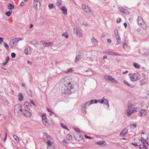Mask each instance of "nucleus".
<instances>
[{
  "instance_id": "obj_6",
  "label": "nucleus",
  "mask_w": 149,
  "mask_h": 149,
  "mask_svg": "<svg viewBox=\"0 0 149 149\" xmlns=\"http://www.w3.org/2000/svg\"><path fill=\"white\" fill-rule=\"evenodd\" d=\"M82 9L86 13L90 15H93V12L90 8L86 5L84 4L82 5Z\"/></svg>"
},
{
  "instance_id": "obj_7",
  "label": "nucleus",
  "mask_w": 149,
  "mask_h": 149,
  "mask_svg": "<svg viewBox=\"0 0 149 149\" xmlns=\"http://www.w3.org/2000/svg\"><path fill=\"white\" fill-rule=\"evenodd\" d=\"M104 78L107 80L110 81L114 83H118V82L111 76L105 75L104 76Z\"/></svg>"
},
{
  "instance_id": "obj_50",
  "label": "nucleus",
  "mask_w": 149,
  "mask_h": 149,
  "mask_svg": "<svg viewBox=\"0 0 149 149\" xmlns=\"http://www.w3.org/2000/svg\"><path fill=\"white\" fill-rule=\"evenodd\" d=\"M137 108H133L132 110V113L133 112H136L137 111Z\"/></svg>"
},
{
  "instance_id": "obj_31",
  "label": "nucleus",
  "mask_w": 149,
  "mask_h": 149,
  "mask_svg": "<svg viewBox=\"0 0 149 149\" xmlns=\"http://www.w3.org/2000/svg\"><path fill=\"white\" fill-rule=\"evenodd\" d=\"M13 136L14 138V139L17 142H19V138L18 136L15 135H13Z\"/></svg>"
},
{
  "instance_id": "obj_38",
  "label": "nucleus",
  "mask_w": 149,
  "mask_h": 149,
  "mask_svg": "<svg viewBox=\"0 0 149 149\" xmlns=\"http://www.w3.org/2000/svg\"><path fill=\"white\" fill-rule=\"evenodd\" d=\"M50 9H52L55 7L54 5L53 4H50L48 5Z\"/></svg>"
},
{
  "instance_id": "obj_37",
  "label": "nucleus",
  "mask_w": 149,
  "mask_h": 149,
  "mask_svg": "<svg viewBox=\"0 0 149 149\" xmlns=\"http://www.w3.org/2000/svg\"><path fill=\"white\" fill-rule=\"evenodd\" d=\"M141 135V141L142 143L144 144H145V143L146 142V140L144 139L143 137Z\"/></svg>"
},
{
  "instance_id": "obj_30",
  "label": "nucleus",
  "mask_w": 149,
  "mask_h": 149,
  "mask_svg": "<svg viewBox=\"0 0 149 149\" xmlns=\"http://www.w3.org/2000/svg\"><path fill=\"white\" fill-rule=\"evenodd\" d=\"M133 65L136 69H138L140 68L139 65L136 62H134L133 63Z\"/></svg>"
},
{
  "instance_id": "obj_25",
  "label": "nucleus",
  "mask_w": 149,
  "mask_h": 149,
  "mask_svg": "<svg viewBox=\"0 0 149 149\" xmlns=\"http://www.w3.org/2000/svg\"><path fill=\"white\" fill-rule=\"evenodd\" d=\"M118 10L120 12L124 14L127 13V12L126 10L122 8H118Z\"/></svg>"
},
{
  "instance_id": "obj_28",
  "label": "nucleus",
  "mask_w": 149,
  "mask_h": 149,
  "mask_svg": "<svg viewBox=\"0 0 149 149\" xmlns=\"http://www.w3.org/2000/svg\"><path fill=\"white\" fill-rule=\"evenodd\" d=\"M18 100L19 101H21L23 100V96L21 93H19L18 94Z\"/></svg>"
},
{
  "instance_id": "obj_18",
  "label": "nucleus",
  "mask_w": 149,
  "mask_h": 149,
  "mask_svg": "<svg viewBox=\"0 0 149 149\" xmlns=\"http://www.w3.org/2000/svg\"><path fill=\"white\" fill-rule=\"evenodd\" d=\"M147 78H144L141 79L139 85H143L146 84L147 82Z\"/></svg>"
},
{
  "instance_id": "obj_13",
  "label": "nucleus",
  "mask_w": 149,
  "mask_h": 149,
  "mask_svg": "<svg viewBox=\"0 0 149 149\" xmlns=\"http://www.w3.org/2000/svg\"><path fill=\"white\" fill-rule=\"evenodd\" d=\"M33 6L36 9L38 10L40 6V2L39 1H36L34 3Z\"/></svg>"
},
{
  "instance_id": "obj_34",
  "label": "nucleus",
  "mask_w": 149,
  "mask_h": 149,
  "mask_svg": "<svg viewBox=\"0 0 149 149\" xmlns=\"http://www.w3.org/2000/svg\"><path fill=\"white\" fill-rule=\"evenodd\" d=\"M14 7V6L10 3L9 4L8 6V8L10 10H12L13 9Z\"/></svg>"
},
{
  "instance_id": "obj_4",
  "label": "nucleus",
  "mask_w": 149,
  "mask_h": 149,
  "mask_svg": "<svg viewBox=\"0 0 149 149\" xmlns=\"http://www.w3.org/2000/svg\"><path fill=\"white\" fill-rule=\"evenodd\" d=\"M137 20L139 25L144 29H146V27L145 25V22L142 18L140 16H138Z\"/></svg>"
},
{
  "instance_id": "obj_35",
  "label": "nucleus",
  "mask_w": 149,
  "mask_h": 149,
  "mask_svg": "<svg viewBox=\"0 0 149 149\" xmlns=\"http://www.w3.org/2000/svg\"><path fill=\"white\" fill-rule=\"evenodd\" d=\"M116 37V40L118 42V44H119L121 43V40L120 38V36H119Z\"/></svg>"
},
{
  "instance_id": "obj_27",
  "label": "nucleus",
  "mask_w": 149,
  "mask_h": 149,
  "mask_svg": "<svg viewBox=\"0 0 149 149\" xmlns=\"http://www.w3.org/2000/svg\"><path fill=\"white\" fill-rule=\"evenodd\" d=\"M123 82L124 84H125V85H127V86L129 87H131L132 88H133L134 87V86L133 85L130 84L128 83V82L127 81H126V80H124L123 81Z\"/></svg>"
},
{
  "instance_id": "obj_62",
  "label": "nucleus",
  "mask_w": 149,
  "mask_h": 149,
  "mask_svg": "<svg viewBox=\"0 0 149 149\" xmlns=\"http://www.w3.org/2000/svg\"><path fill=\"white\" fill-rule=\"evenodd\" d=\"M7 136V133H6L5 137L4 138V140H3V141H4V142H5V141L6 140Z\"/></svg>"
},
{
  "instance_id": "obj_48",
  "label": "nucleus",
  "mask_w": 149,
  "mask_h": 149,
  "mask_svg": "<svg viewBox=\"0 0 149 149\" xmlns=\"http://www.w3.org/2000/svg\"><path fill=\"white\" fill-rule=\"evenodd\" d=\"M24 53L26 54H28V48H26L24 50Z\"/></svg>"
},
{
  "instance_id": "obj_2",
  "label": "nucleus",
  "mask_w": 149,
  "mask_h": 149,
  "mask_svg": "<svg viewBox=\"0 0 149 149\" xmlns=\"http://www.w3.org/2000/svg\"><path fill=\"white\" fill-rule=\"evenodd\" d=\"M22 40L20 38H15L10 40L9 42V46L11 48L18 45L17 42L20 40Z\"/></svg>"
},
{
  "instance_id": "obj_58",
  "label": "nucleus",
  "mask_w": 149,
  "mask_h": 149,
  "mask_svg": "<svg viewBox=\"0 0 149 149\" xmlns=\"http://www.w3.org/2000/svg\"><path fill=\"white\" fill-rule=\"evenodd\" d=\"M30 102L34 106H36V105L33 100H31Z\"/></svg>"
},
{
  "instance_id": "obj_39",
  "label": "nucleus",
  "mask_w": 149,
  "mask_h": 149,
  "mask_svg": "<svg viewBox=\"0 0 149 149\" xmlns=\"http://www.w3.org/2000/svg\"><path fill=\"white\" fill-rule=\"evenodd\" d=\"M12 13V10H10L6 13V15H7L8 16H9Z\"/></svg>"
},
{
  "instance_id": "obj_63",
  "label": "nucleus",
  "mask_w": 149,
  "mask_h": 149,
  "mask_svg": "<svg viewBox=\"0 0 149 149\" xmlns=\"http://www.w3.org/2000/svg\"><path fill=\"white\" fill-rule=\"evenodd\" d=\"M107 42L109 43H110L111 42V39H107Z\"/></svg>"
},
{
  "instance_id": "obj_53",
  "label": "nucleus",
  "mask_w": 149,
  "mask_h": 149,
  "mask_svg": "<svg viewBox=\"0 0 149 149\" xmlns=\"http://www.w3.org/2000/svg\"><path fill=\"white\" fill-rule=\"evenodd\" d=\"M74 129L77 132H81V130L78 128H75Z\"/></svg>"
},
{
  "instance_id": "obj_36",
  "label": "nucleus",
  "mask_w": 149,
  "mask_h": 149,
  "mask_svg": "<svg viewBox=\"0 0 149 149\" xmlns=\"http://www.w3.org/2000/svg\"><path fill=\"white\" fill-rule=\"evenodd\" d=\"M62 2L61 0H58L57 2L56 3V6L58 7L59 8V6L61 4Z\"/></svg>"
},
{
  "instance_id": "obj_49",
  "label": "nucleus",
  "mask_w": 149,
  "mask_h": 149,
  "mask_svg": "<svg viewBox=\"0 0 149 149\" xmlns=\"http://www.w3.org/2000/svg\"><path fill=\"white\" fill-rule=\"evenodd\" d=\"M11 56L12 58H14L16 56V54L14 52L12 53L11 54Z\"/></svg>"
},
{
  "instance_id": "obj_32",
  "label": "nucleus",
  "mask_w": 149,
  "mask_h": 149,
  "mask_svg": "<svg viewBox=\"0 0 149 149\" xmlns=\"http://www.w3.org/2000/svg\"><path fill=\"white\" fill-rule=\"evenodd\" d=\"M143 51L145 52L144 54L145 55H149V49H145L143 50Z\"/></svg>"
},
{
  "instance_id": "obj_21",
  "label": "nucleus",
  "mask_w": 149,
  "mask_h": 149,
  "mask_svg": "<svg viewBox=\"0 0 149 149\" xmlns=\"http://www.w3.org/2000/svg\"><path fill=\"white\" fill-rule=\"evenodd\" d=\"M91 41L92 44L94 45H97L98 44V41L96 39L93 37L92 38Z\"/></svg>"
},
{
  "instance_id": "obj_9",
  "label": "nucleus",
  "mask_w": 149,
  "mask_h": 149,
  "mask_svg": "<svg viewBox=\"0 0 149 149\" xmlns=\"http://www.w3.org/2000/svg\"><path fill=\"white\" fill-rule=\"evenodd\" d=\"M82 53V52L80 51L79 52V54L76 56L75 57V62L76 63H77L81 59Z\"/></svg>"
},
{
  "instance_id": "obj_43",
  "label": "nucleus",
  "mask_w": 149,
  "mask_h": 149,
  "mask_svg": "<svg viewBox=\"0 0 149 149\" xmlns=\"http://www.w3.org/2000/svg\"><path fill=\"white\" fill-rule=\"evenodd\" d=\"M47 111L49 112V115L50 116H52L53 113L50 110V109L49 108L47 109Z\"/></svg>"
},
{
  "instance_id": "obj_42",
  "label": "nucleus",
  "mask_w": 149,
  "mask_h": 149,
  "mask_svg": "<svg viewBox=\"0 0 149 149\" xmlns=\"http://www.w3.org/2000/svg\"><path fill=\"white\" fill-rule=\"evenodd\" d=\"M61 125L62 127L63 128H64L67 130H68V129L67 128V127L66 126L63 124V123H61Z\"/></svg>"
},
{
  "instance_id": "obj_46",
  "label": "nucleus",
  "mask_w": 149,
  "mask_h": 149,
  "mask_svg": "<svg viewBox=\"0 0 149 149\" xmlns=\"http://www.w3.org/2000/svg\"><path fill=\"white\" fill-rule=\"evenodd\" d=\"M104 143V141H100L98 142H97L96 144L97 145H101Z\"/></svg>"
},
{
  "instance_id": "obj_61",
  "label": "nucleus",
  "mask_w": 149,
  "mask_h": 149,
  "mask_svg": "<svg viewBox=\"0 0 149 149\" xmlns=\"http://www.w3.org/2000/svg\"><path fill=\"white\" fill-rule=\"evenodd\" d=\"M28 95L30 96H32V94L31 93V92L30 91H29V93H28Z\"/></svg>"
},
{
  "instance_id": "obj_19",
  "label": "nucleus",
  "mask_w": 149,
  "mask_h": 149,
  "mask_svg": "<svg viewBox=\"0 0 149 149\" xmlns=\"http://www.w3.org/2000/svg\"><path fill=\"white\" fill-rule=\"evenodd\" d=\"M43 139L45 140H48L51 139L50 137L46 133L43 134Z\"/></svg>"
},
{
  "instance_id": "obj_56",
  "label": "nucleus",
  "mask_w": 149,
  "mask_h": 149,
  "mask_svg": "<svg viewBox=\"0 0 149 149\" xmlns=\"http://www.w3.org/2000/svg\"><path fill=\"white\" fill-rule=\"evenodd\" d=\"M3 41V38L2 37H0V44H1Z\"/></svg>"
},
{
  "instance_id": "obj_10",
  "label": "nucleus",
  "mask_w": 149,
  "mask_h": 149,
  "mask_svg": "<svg viewBox=\"0 0 149 149\" xmlns=\"http://www.w3.org/2000/svg\"><path fill=\"white\" fill-rule=\"evenodd\" d=\"M147 111L146 110L143 109L140 111L139 114L141 116H144L147 115Z\"/></svg>"
},
{
  "instance_id": "obj_5",
  "label": "nucleus",
  "mask_w": 149,
  "mask_h": 149,
  "mask_svg": "<svg viewBox=\"0 0 149 149\" xmlns=\"http://www.w3.org/2000/svg\"><path fill=\"white\" fill-rule=\"evenodd\" d=\"M130 80L133 81H136L140 78V76L138 73L133 74H129Z\"/></svg>"
},
{
  "instance_id": "obj_14",
  "label": "nucleus",
  "mask_w": 149,
  "mask_h": 149,
  "mask_svg": "<svg viewBox=\"0 0 149 149\" xmlns=\"http://www.w3.org/2000/svg\"><path fill=\"white\" fill-rule=\"evenodd\" d=\"M73 32L74 33L77 34L80 37H82V35L81 33L79 30L77 29L74 28L73 29Z\"/></svg>"
},
{
  "instance_id": "obj_55",
  "label": "nucleus",
  "mask_w": 149,
  "mask_h": 149,
  "mask_svg": "<svg viewBox=\"0 0 149 149\" xmlns=\"http://www.w3.org/2000/svg\"><path fill=\"white\" fill-rule=\"evenodd\" d=\"M86 105L89 106L91 104V103H90V101L87 102L86 103Z\"/></svg>"
},
{
  "instance_id": "obj_26",
  "label": "nucleus",
  "mask_w": 149,
  "mask_h": 149,
  "mask_svg": "<svg viewBox=\"0 0 149 149\" xmlns=\"http://www.w3.org/2000/svg\"><path fill=\"white\" fill-rule=\"evenodd\" d=\"M86 104L85 103H84V104H83L82 105V106H81L82 110L83 111H85V113H86Z\"/></svg>"
},
{
  "instance_id": "obj_64",
  "label": "nucleus",
  "mask_w": 149,
  "mask_h": 149,
  "mask_svg": "<svg viewBox=\"0 0 149 149\" xmlns=\"http://www.w3.org/2000/svg\"><path fill=\"white\" fill-rule=\"evenodd\" d=\"M94 100H91L90 101V103H91V104H92L94 103Z\"/></svg>"
},
{
  "instance_id": "obj_23",
  "label": "nucleus",
  "mask_w": 149,
  "mask_h": 149,
  "mask_svg": "<svg viewBox=\"0 0 149 149\" xmlns=\"http://www.w3.org/2000/svg\"><path fill=\"white\" fill-rule=\"evenodd\" d=\"M132 113V111L131 110L127 109L125 111V113L128 116H129Z\"/></svg>"
},
{
  "instance_id": "obj_1",
  "label": "nucleus",
  "mask_w": 149,
  "mask_h": 149,
  "mask_svg": "<svg viewBox=\"0 0 149 149\" xmlns=\"http://www.w3.org/2000/svg\"><path fill=\"white\" fill-rule=\"evenodd\" d=\"M59 85V89L61 90L62 93L67 94L71 93V90L73 88V86L71 84L69 77H65L61 79Z\"/></svg>"
},
{
  "instance_id": "obj_40",
  "label": "nucleus",
  "mask_w": 149,
  "mask_h": 149,
  "mask_svg": "<svg viewBox=\"0 0 149 149\" xmlns=\"http://www.w3.org/2000/svg\"><path fill=\"white\" fill-rule=\"evenodd\" d=\"M62 36H64L66 38H68V35L65 32L63 33L62 34Z\"/></svg>"
},
{
  "instance_id": "obj_17",
  "label": "nucleus",
  "mask_w": 149,
  "mask_h": 149,
  "mask_svg": "<svg viewBox=\"0 0 149 149\" xmlns=\"http://www.w3.org/2000/svg\"><path fill=\"white\" fill-rule=\"evenodd\" d=\"M134 107V105L131 102H129L127 103V107L128 109L132 110L133 108Z\"/></svg>"
},
{
  "instance_id": "obj_15",
  "label": "nucleus",
  "mask_w": 149,
  "mask_h": 149,
  "mask_svg": "<svg viewBox=\"0 0 149 149\" xmlns=\"http://www.w3.org/2000/svg\"><path fill=\"white\" fill-rule=\"evenodd\" d=\"M140 142V139L138 138H136L134 139V143H132V144L135 146H138V144Z\"/></svg>"
},
{
  "instance_id": "obj_60",
  "label": "nucleus",
  "mask_w": 149,
  "mask_h": 149,
  "mask_svg": "<svg viewBox=\"0 0 149 149\" xmlns=\"http://www.w3.org/2000/svg\"><path fill=\"white\" fill-rule=\"evenodd\" d=\"M139 148L140 149H142L144 148V145H140L139 146Z\"/></svg>"
},
{
  "instance_id": "obj_8",
  "label": "nucleus",
  "mask_w": 149,
  "mask_h": 149,
  "mask_svg": "<svg viewBox=\"0 0 149 149\" xmlns=\"http://www.w3.org/2000/svg\"><path fill=\"white\" fill-rule=\"evenodd\" d=\"M46 144L47 145V149H55L54 147L52 146L53 143L50 140V139L48 140L46 142Z\"/></svg>"
},
{
  "instance_id": "obj_41",
  "label": "nucleus",
  "mask_w": 149,
  "mask_h": 149,
  "mask_svg": "<svg viewBox=\"0 0 149 149\" xmlns=\"http://www.w3.org/2000/svg\"><path fill=\"white\" fill-rule=\"evenodd\" d=\"M67 138L69 140H71L72 139V137L71 135L70 134H68L66 136Z\"/></svg>"
},
{
  "instance_id": "obj_20",
  "label": "nucleus",
  "mask_w": 149,
  "mask_h": 149,
  "mask_svg": "<svg viewBox=\"0 0 149 149\" xmlns=\"http://www.w3.org/2000/svg\"><path fill=\"white\" fill-rule=\"evenodd\" d=\"M43 47H48L49 46H52L53 45V42H45L43 44Z\"/></svg>"
},
{
  "instance_id": "obj_11",
  "label": "nucleus",
  "mask_w": 149,
  "mask_h": 149,
  "mask_svg": "<svg viewBox=\"0 0 149 149\" xmlns=\"http://www.w3.org/2000/svg\"><path fill=\"white\" fill-rule=\"evenodd\" d=\"M22 112H23L24 115L25 116L27 117H30L31 114V113L27 110H24Z\"/></svg>"
},
{
  "instance_id": "obj_16",
  "label": "nucleus",
  "mask_w": 149,
  "mask_h": 149,
  "mask_svg": "<svg viewBox=\"0 0 149 149\" xmlns=\"http://www.w3.org/2000/svg\"><path fill=\"white\" fill-rule=\"evenodd\" d=\"M128 132L127 128H125L124 130L120 133V136L121 137L124 136L125 134H126Z\"/></svg>"
},
{
  "instance_id": "obj_59",
  "label": "nucleus",
  "mask_w": 149,
  "mask_h": 149,
  "mask_svg": "<svg viewBox=\"0 0 149 149\" xmlns=\"http://www.w3.org/2000/svg\"><path fill=\"white\" fill-rule=\"evenodd\" d=\"M121 21V19L120 18H118L117 20V23H120Z\"/></svg>"
},
{
  "instance_id": "obj_54",
  "label": "nucleus",
  "mask_w": 149,
  "mask_h": 149,
  "mask_svg": "<svg viewBox=\"0 0 149 149\" xmlns=\"http://www.w3.org/2000/svg\"><path fill=\"white\" fill-rule=\"evenodd\" d=\"M9 60V57H7L5 59V63H7V62H8V61Z\"/></svg>"
},
{
  "instance_id": "obj_3",
  "label": "nucleus",
  "mask_w": 149,
  "mask_h": 149,
  "mask_svg": "<svg viewBox=\"0 0 149 149\" xmlns=\"http://www.w3.org/2000/svg\"><path fill=\"white\" fill-rule=\"evenodd\" d=\"M14 111L15 113L17 115L21 114L22 112V107L19 104L15 105L14 107Z\"/></svg>"
},
{
  "instance_id": "obj_57",
  "label": "nucleus",
  "mask_w": 149,
  "mask_h": 149,
  "mask_svg": "<svg viewBox=\"0 0 149 149\" xmlns=\"http://www.w3.org/2000/svg\"><path fill=\"white\" fill-rule=\"evenodd\" d=\"M84 136H85V138H87V139H92V138L90 137H89V136H87V135L85 134L84 135Z\"/></svg>"
},
{
  "instance_id": "obj_51",
  "label": "nucleus",
  "mask_w": 149,
  "mask_h": 149,
  "mask_svg": "<svg viewBox=\"0 0 149 149\" xmlns=\"http://www.w3.org/2000/svg\"><path fill=\"white\" fill-rule=\"evenodd\" d=\"M131 127L132 128H136V125L134 124H132L131 125Z\"/></svg>"
},
{
  "instance_id": "obj_47",
  "label": "nucleus",
  "mask_w": 149,
  "mask_h": 149,
  "mask_svg": "<svg viewBox=\"0 0 149 149\" xmlns=\"http://www.w3.org/2000/svg\"><path fill=\"white\" fill-rule=\"evenodd\" d=\"M104 98H103L101 100H99V101H98V102L102 104H104Z\"/></svg>"
},
{
  "instance_id": "obj_12",
  "label": "nucleus",
  "mask_w": 149,
  "mask_h": 149,
  "mask_svg": "<svg viewBox=\"0 0 149 149\" xmlns=\"http://www.w3.org/2000/svg\"><path fill=\"white\" fill-rule=\"evenodd\" d=\"M24 107L25 109L30 110L31 107V104L28 102H26L24 104Z\"/></svg>"
},
{
  "instance_id": "obj_24",
  "label": "nucleus",
  "mask_w": 149,
  "mask_h": 149,
  "mask_svg": "<svg viewBox=\"0 0 149 149\" xmlns=\"http://www.w3.org/2000/svg\"><path fill=\"white\" fill-rule=\"evenodd\" d=\"M42 121L45 126H48L49 125V124L48 123V120L47 118H45L44 119H42Z\"/></svg>"
},
{
  "instance_id": "obj_29",
  "label": "nucleus",
  "mask_w": 149,
  "mask_h": 149,
  "mask_svg": "<svg viewBox=\"0 0 149 149\" xmlns=\"http://www.w3.org/2000/svg\"><path fill=\"white\" fill-rule=\"evenodd\" d=\"M108 54L113 56H119L120 55L117 52H109Z\"/></svg>"
},
{
  "instance_id": "obj_44",
  "label": "nucleus",
  "mask_w": 149,
  "mask_h": 149,
  "mask_svg": "<svg viewBox=\"0 0 149 149\" xmlns=\"http://www.w3.org/2000/svg\"><path fill=\"white\" fill-rule=\"evenodd\" d=\"M4 47H6V49L7 50H8L9 49V46L5 42H4Z\"/></svg>"
},
{
  "instance_id": "obj_33",
  "label": "nucleus",
  "mask_w": 149,
  "mask_h": 149,
  "mask_svg": "<svg viewBox=\"0 0 149 149\" xmlns=\"http://www.w3.org/2000/svg\"><path fill=\"white\" fill-rule=\"evenodd\" d=\"M104 104L106 105L108 107H109V101L107 99H104Z\"/></svg>"
},
{
  "instance_id": "obj_22",
  "label": "nucleus",
  "mask_w": 149,
  "mask_h": 149,
  "mask_svg": "<svg viewBox=\"0 0 149 149\" xmlns=\"http://www.w3.org/2000/svg\"><path fill=\"white\" fill-rule=\"evenodd\" d=\"M60 10L62 11V13L63 14L65 15L67 13V10L65 6L62 7L60 8Z\"/></svg>"
},
{
  "instance_id": "obj_45",
  "label": "nucleus",
  "mask_w": 149,
  "mask_h": 149,
  "mask_svg": "<svg viewBox=\"0 0 149 149\" xmlns=\"http://www.w3.org/2000/svg\"><path fill=\"white\" fill-rule=\"evenodd\" d=\"M114 33L116 37L119 36L118 33V31L117 30H115Z\"/></svg>"
},
{
  "instance_id": "obj_52",
  "label": "nucleus",
  "mask_w": 149,
  "mask_h": 149,
  "mask_svg": "<svg viewBox=\"0 0 149 149\" xmlns=\"http://www.w3.org/2000/svg\"><path fill=\"white\" fill-rule=\"evenodd\" d=\"M127 45L126 44V43H123V48L124 49H125V47H127Z\"/></svg>"
}]
</instances>
